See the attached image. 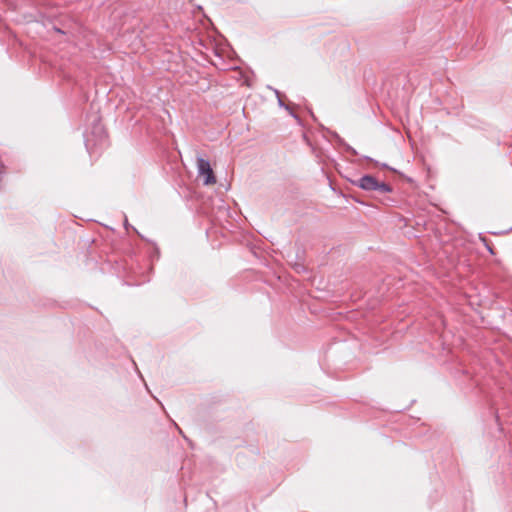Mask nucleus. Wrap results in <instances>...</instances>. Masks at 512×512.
<instances>
[{
	"label": "nucleus",
	"mask_w": 512,
	"mask_h": 512,
	"mask_svg": "<svg viewBox=\"0 0 512 512\" xmlns=\"http://www.w3.org/2000/svg\"><path fill=\"white\" fill-rule=\"evenodd\" d=\"M354 184L363 190L375 191L379 194H387L392 191V188L389 184L385 182H380L371 175H364L356 182H354Z\"/></svg>",
	"instance_id": "f257e3e1"
},
{
	"label": "nucleus",
	"mask_w": 512,
	"mask_h": 512,
	"mask_svg": "<svg viewBox=\"0 0 512 512\" xmlns=\"http://www.w3.org/2000/svg\"><path fill=\"white\" fill-rule=\"evenodd\" d=\"M197 169L198 175L200 177H204V185H214L217 182L214 172L208 160L200 157L197 158Z\"/></svg>",
	"instance_id": "f03ea898"
},
{
	"label": "nucleus",
	"mask_w": 512,
	"mask_h": 512,
	"mask_svg": "<svg viewBox=\"0 0 512 512\" xmlns=\"http://www.w3.org/2000/svg\"><path fill=\"white\" fill-rule=\"evenodd\" d=\"M127 223H128V221H127V219H125V221H124V226L125 227H127Z\"/></svg>",
	"instance_id": "7ed1b4c3"
}]
</instances>
